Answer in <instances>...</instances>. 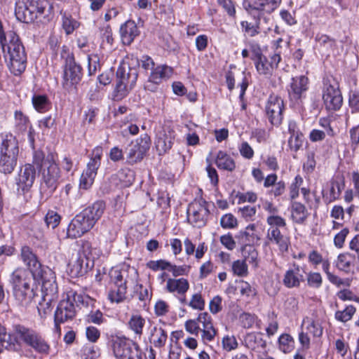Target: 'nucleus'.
<instances>
[{
    "mask_svg": "<svg viewBox=\"0 0 359 359\" xmlns=\"http://www.w3.org/2000/svg\"><path fill=\"white\" fill-rule=\"evenodd\" d=\"M104 210L105 203L98 201L77 214L67 226V238L76 239L88 233L102 217Z\"/></svg>",
    "mask_w": 359,
    "mask_h": 359,
    "instance_id": "f257e3e1",
    "label": "nucleus"
},
{
    "mask_svg": "<svg viewBox=\"0 0 359 359\" xmlns=\"http://www.w3.org/2000/svg\"><path fill=\"white\" fill-rule=\"evenodd\" d=\"M15 14L18 20L25 23L37 20L46 22L53 17V7L49 0H18Z\"/></svg>",
    "mask_w": 359,
    "mask_h": 359,
    "instance_id": "f03ea898",
    "label": "nucleus"
},
{
    "mask_svg": "<svg viewBox=\"0 0 359 359\" xmlns=\"http://www.w3.org/2000/svg\"><path fill=\"white\" fill-rule=\"evenodd\" d=\"M18 142L11 133L0 134V172L11 174L17 165Z\"/></svg>",
    "mask_w": 359,
    "mask_h": 359,
    "instance_id": "7ed1b4c3",
    "label": "nucleus"
},
{
    "mask_svg": "<svg viewBox=\"0 0 359 359\" xmlns=\"http://www.w3.org/2000/svg\"><path fill=\"white\" fill-rule=\"evenodd\" d=\"M8 43L6 42V57L8 60L10 71L15 76L21 74L26 68L27 55L18 36L13 32L8 33Z\"/></svg>",
    "mask_w": 359,
    "mask_h": 359,
    "instance_id": "20e7f679",
    "label": "nucleus"
},
{
    "mask_svg": "<svg viewBox=\"0 0 359 359\" xmlns=\"http://www.w3.org/2000/svg\"><path fill=\"white\" fill-rule=\"evenodd\" d=\"M32 282L30 272L25 269H17L11 274L13 293L21 305H28L34 297V290L31 287Z\"/></svg>",
    "mask_w": 359,
    "mask_h": 359,
    "instance_id": "39448f33",
    "label": "nucleus"
},
{
    "mask_svg": "<svg viewBox=\"0 0 359 359\" xmlns=\"http://www.w3.org/2000/svg\"><path fill=\"white\" fill-rule=\"evenodd\" d=\"M184 327L191 334L198 336L201 333V340L204 343L212 341L217 334L212 319L207 312L199 313L195 319L187 320L184 323Z\"/></svg>",
    "mask_w": 359,
    "mask_h": 359,
    "instance_id": "423d86ee",
    "label": "nucleus"
},
{
    "mask_svg": "<svg viewBox=\"0 0 359 359\" xmlns=\"http://www.w3.org/2000/svg\"><path fill=\"white\" fill-rule=\"evenodd\" d=\"M83 303V297L75 291L70 290L62 295L55 312V323L57 327L58 324L72 320L76 315V306Z\"/></svg>",
    "mask_w": 359,
    "mask_h": 359,
    "instance_id": "0eeeda50",
    "label": "nucleus"
},
{
    "mask_svg": "<svg viewBox=\"0 0 359 359\" xmlns=\"http://www.w3.org/2000/svg\"><path fill=\"white\" fill-rule=\"evenodd\" d=\"M14 333L18 339L22 340L26 344L33 348L36 351L48 353L50 349L47 342L35 331L25 327L23 325H14Z\"/></svg>",
    "mask_w": 359,
    "mask_h": 359,
    "instance_id": "6e6552de",
    "label": "nucleus"
},
{
    "mask_svg": "<svg viewBox=\"0 0 359 359\" xmlns=\"http://www.w3.org/2000/svg\"><path fill=\"white\" fill-rule=\"evenodd\" d=\"M102 154V147H97L93 150L86 168L83 171L80 177L79 187L81 189H88L93 184L97 170L100 166Z\"/></svg>",
    "mask_w": 359,
    "mask_h": 359,
    "instance_id": "1a4fd4ad",
    "label": "nucleus"
},
{
    "mask_svg": "<svg viewBox=\"0 0 359 359\" xmlns=\"http://www.w3.org/2000/svg\"><path fill=\"white\" fill-rule=\"evenodd\" d=\"M112 348L116 359H142L138 345L128 339L116 337L112 341Z\"/></svg>",
    "mask_w": 359,
    "mask_h": 359,
    "instance_id": "9d476101",
    "label": "nucleus"
},
{
    "mask_svg": "<svg viewBox=\"0 0 359 359\" xmlns=\"http://www.w3.org/2000/svg\"><path fill=\"white\" fill-rule=\"evenodd\" d=\"M208 215L207 203L203 199L195 200L188 206V221L195 226H203L207 221Z\"/></svg>",
    "mask_w": 359,
    "mask_h": 359,
    "instance_id": "9b49d317",
    "label": "nucleus"
},
{
    "mask_svg": "<svg viewBox=\"0 0 359 359\" xmlns=\"http://www.w3.org/2000/svg\"><path fill=\"white\" fill-rule=\"evenodd\" d=\"M151 140L147 134L142 135L134 142H132L128 151V159L130 163L140 161L150 148Z\"/></svg>",
    "mask_w": 359,
    "mask_h": 359,
    "instance_id": "f8f14e48",
    "label": "nucleus"
},
{
    "mask_svg": "<svg viewBox=\"0 0 359 359\" xmlns=\"http://www.w3.org/2000/svg\"><path fill=\"white\" fill-rule=\"evenodd\" d=\"M93 249L88 242L83 245V254H79L74 260L69 264V271L72 276H82L88 269V259Z\"/></svg>",
    "mask_w": 359,
    "mask_h": 359,
    "instance_id": "ddd939ff",
    "label": "nucleus"
},
{
    "mask_svg": "<svg viewBox=\"0 0 359 359\" xmlns=\"http://www.w3.org/2000/svg\"><path fill=\"white\" fill-rule=\"evenodd\" d=\"M323 103L329 111L338 110L342 104L343 98L337 83L326 84L323 94Z\"/></svg>",
    "mask_w": 359,
    "mask_h": 359,
    "instance_id": "4468645a",
    "label": "nucleus"
},
{
    "mask_svg": "<svg viewBox=\"0 0 359 359\" xmlns=\"http://www.w3.org/2000/svg\"><path fill=\"white\" fill-rule=\"evenodd\" d=\"M284 102L280 97L271 95L266 105V112L273 125H279L283 120Z\"/></svg>",
    "mask_w": 359,
    "mask_h": 359,
    "instance_id": "2eb2a0df",
    "label": "nucleus"
},
{
    "mask_svg": "<svg viewBox=\"0 0 359 359\" xmlns=\"http://www.w3.org/2000/svg\"><path fill=\"white\" fill-rule=\"evenodd\" d=\"M42 293L46 302H55L58 297V287L55 281V273L48 269L41 276Z\"/></svg>",
    "mask_w": 359,
    "mask_h": 359,
    "instance_id": "dca6fc26",
    "label": "nucleus"
},
{
    "mask_svg": "<svg viewBox=\"0 0 359 359\" xmlns=\"http://www.w3.org/2000/svg\"><path fill=\"white\" fill-rule=\"evenodd\" d=\"M41 168L44 182L48 187L55 189V183L60 177V169L53 154H49L46 156L43 167Z\"/></svg>",
    "mask_w": 359,
    "mask_h": 359,
    "instance_id": "f3484780",
    "label": "nucleus"
},
{
    "mask_svg": "<svg viewBox=\"0 0 359 359\" xmlns=\"http://www.w3.org/2000/svg\"><path fill=\"white\" fill-rule=\"evenodd\" d=\"M36 172L33 165L27 163L20 168L17 179L18 190L28 191L32 187L36 179Z\"/></svg>",
    "mask_w": 359,
    "mask_h": 359,
    "instance_id": "a211bd4d",
    "label": "nucleus"
},
{
    "mask_svg": "<svg viewBox=\"0 0 359 359\" xmlns=\"http://www.w3.org/2000/svg\"><path fill=\"white\" fill-rule=\"evenodd\" d=\"M81 80V67L69 57L64 69L63 87L66 89L70 88L78 83Z\"/></svg>",
    "mask_w": 359,
    "mask_h": 359,
    "instance_id": "6ab92c4d",
    "label": "nucleus"
},
{
    "mask_svg": "<svg viewBox=\"0 0 359 359\" xmlns=\"http://www.w3.org/2000/svg\"><path fill=\"white\" fill-rule=\"evenodd\" d=\"M175 139V131L170 128H165L156 137L155 146L159 155H163L169 151Z\"/></svg>",
    "mask_w": 359,
    "mask_h": 359,
    "instance_id": "aec40b11",
    "label": "nucleus"
},
{
    "mask_svg": "<svg viewBox=\"0 0 359 359\" xmlns=\"http://www.w3.org/2000/svg\"><path fill=\"white\" fill-rule=\"evenodd\" d=\"M137 76V70L130 67L126 61L121 64L116 72L117 82L132 89L136 83Z\"/></svg>",
    "mask_w": 359,
    "mask_h": 359,
    "instance_id": "412c9836",
    "label": "nucleus"
},
{
    "mask_svg": "<svg viewBox=\"0 0 359 359\" xmlns=\"http://www.w3.org/2000/svg\"><path fill=\"white\" fill-rule=\"evenodd\" d=\"M281 0H243V6L246 11H265L271 13L280 5Z\"/></svg>",
    "mask_w": 359,
    "mask_h": 359,
    "instance_id": "4be33fe9",
    "label": "nucleus"
},
{
    "mask_svg": "<svg viewBox=\"0 0 359 359\" xmlns=\"http://www.w3.org/2000/svg\"><path fill=\"white\" fill-rule=\"evenodd\" d=\"M309 80L305 76L293 77L290 84L288 93L292 100H299L308 89Z\"/></svg>",
    "mask_w": 359,
    "mask_h": 359,
    "instance_id": "5701e85b",
    "label": "nucleus"
},
{
    "mask_svg": "<svg viewBox=\"0 0 359 359\" xmlns=\"http://www.w3.org/2000/svg\"><path fill=\"white\" fill-rule=\"evenodd\" d=\"M304 276L301 273V267L294 263L292 267L286 271L283 277V284L288 288L297 287L304 281Z\"/></svg>",
    "mask_w": 359,
    "mask_h": 359,
    "instance_id": "b1692460",
    "label": "nucleus"
},
{
    "mask_svg": "<svg viewBox=\"0 0 359 359\" xmlns=\"http://www.w3.org/2000/svg\"><path fill=\"white\" fill-rule=\"evenodd\" d=\"M266 237L270 243L276 244L278 247L281 253H284L287 251L290 244V238L289 237L283 235L279 229H269Z\"/></svg>",
    "mask_w": 359,
    "mask_h": 359,
    "instance_id": "393cba45",
    "label": "nucleus"
},
{
    "mask_svg": "<svg viewBox=\"0 0 359 359\" xmlns=\"http://www.w3.org/2000/svg\"><path fill=\"white\" fill-rule=\"evenodd\" d=\"M165 288L168 292L184 297L189 289V283L187 279L184 278H168L166 281Z\"/></svg>",
    "mask_w": 359,
    "mask_h": 359,
    "instance_id": "a878e982",
    "label": "nucleus"
},
{
    "mask_svg": "<svg viewBox=\"0 0 359 359\" xmlns=\"http://www.w3.org/2000/svg\"><path fill=\"white\" fill-rule=\"evenodd\" d=\"M245 345L250 349L259 351L266 352V341L264 339V334L261 332H251L245 337Z\"/></svg>",
    "mask_w": 359,
    "mask_h": 359,
    "instance_id": "bb28decb",
    "label": "nucleus"
},
{
    "mask_svg": "<svg viewBox=\"0 0 359 359\" xmlns=\"http://www.w3.org/2000/svg\"><path fill=\"white\" fill-rule=\"evenodd\" d=\"M121 36L123 43L130 45L134 39L139 35V30L133 20H128L121 27Z\"/></svg>",
    "mask_w": 359,
    "mask_h": 359,
    "instance_id": "cd10ccee",
    "label": "nucleus"
},
{
    "mask_svg": "<svg viewBox=\"0 0 359 359\" xmlns=\"http://www.w3.org/2000/svg\"><path fill=\"white\" fill-rule=\"evenodd\" d=\"M172 74V68L167 65H160L151 71L149 81L151 83L158 84L163 80L170 78Z\"/></svg>",
    "mask_w": 359,
    "mask_h": 359,
    "instance_id": "c85d7f7f",
    "label": "nucleus"
},
{
    "mask_svg": "<svg viewBox=\"0 0 359 359\" xmlns=\"http://www.w3.org/2000/svg\"><path fill=\"white\" fill-rule=\"evenodd\" d=\"M215 164L219 169L232 172L236 165L234 159L224 151H219L215 158Z\"/></svg>",
    "mask_w": 359,
    "mask_h": 359,
    "instance_id": "c756f323",
    "label": "nucleus"
},
{
    "mask_svg": "<svg viewBox=\"0 0 359 359\" xmlns=\"http://www.w3.org/2000/svg\"><path fill=\"white\" fill-rule=\"evenodd\" d=\"M290 212L292 220L299 224L304 223L309 215L305 205L299 202L292 203Z\"/></svg>",
    "mask_w": 359,
    "mask_h": 359,
    "instance_id": "7c9ffc66",
    "label": "nucleus"
},
{
    "mask_svg": "<svg viewBox=\"0 0 359 359\" xmlns=\"http://www.w3.org/2000/svg\"><path fill=\"white\" fill-rule=\"evenodd\" d=\"M302 329L313 337H319L323 334V327L318 320L311 317H305L302 323Z\"/></svg>",
    "mask_w": 359,
    "mask_h": 359,
    "instance_id": "2f4dec72",
    "label": "nucleus"
},
{
    "mask_svg": "<svg viewBox=\"0 0 359 359\" xmlns=\"http://www.w3.org/2000/svg\"><path fill=\"white\" fill-rule=\"evenodd\" d=\"M289 132L290 137L288 140V146L291 150L297 151L302 146L303 135L297 130L296 124L292 122L289 123Z\"/></svg>",
    "mask_w": 359,
    "mask_h": 359,
    "instance_id": "473e14b6",
    "label": "nucleus"
},
{
    "mask_svg": "<svg viewBox=\"0 0 359 359\" xmlns=\"http://www.w3.org/2000/svg\"><path fill=\"white\" fill-rule=\"evenodd\" d=\"M355 257L348 252L339 255L336 261V267L346 273L350 272L354 267Z\"/></svg>",
    "mask_w": 359,
    "mask_h": 359,
    "instance_id": "72a5a7b5",
    "label": "nucleus"
},
{
    "mask_svg": "<svg viewBox=\"0 0 359 359\" xmlns=\"http://www.w3.org/2000/svg\"><path fill=\"white\" fill-rule=\"evenodd\" d=\"M20 256L22 262L30 270H36L40 267V263L38 261L36 256L29 247L23 246L21 248Z\"/></svg>",
    "mask_w": 359,
    "mask_h": 359,
    "instance_id": "f704fd0d",
    "label": "nucleus"
},
{
    "mask_svg": "<svg viewBox=\"0 0 359 359\" xmlns=\"http://www.w3.org/2000/svg\"><path fill=\"white\" fill-rule=\"evenodd\" d=\"M146 323L145 318L138 312L133 313L128 322V328L136 335L140 337Z\"/></svg>",
    "mask_w": 359,
    "mask_h": 359,
    "instance_id": "c9c22d12",
    "label": "nucleus"
},
{
    "mask_svg": "<svg viewBox=\"0 0 359 359\" xmlns=\"http://www.w3.org/2000/svg\"><path fill=\"white\" fill-rule=\"evenodd\" d=\"M243 260L252 265L255 269L258 267L259 259L257 250L250 245H245L242 248Z\"/></svg>",
    "mask_w": 359,
    "mask_h": 359,
    "instance_id": "e433bc0d",
    "label": "nucleus"
},
{
    "mask_svg": "<svg viewBox=\"0 0 359 359\" xmlns=\"http://www.w3.org/2000/svg\"><path fill=\"white\" fill-rule=\"evenodd\" d=\"M322 264V268L323 271L327 276V279L330 283L332 284L339 287L341 285H350V280L349 279H345L343 280L340 278L339 276L333 274L330 271V262L328 259H323V262H320Z\"/></svg>",
    "mask_w": 359,
    "mask_h": 359,
    "instance_id": "4c0bfd02",
    "label": "nucleus"
},
{
    "mask_svg": "<svg viewBox=\"0 0 359 359\" xmlns=\"http://www.w3.org/2000/svg\"><path fill=\"white\" fill-rule=\"evenodd\" d=\"M180 303L187 305L194 310L203 311L205 309V302L200 292L193 294L189 302L185 297L180 298Z\"/></svg>",
    "mask_w": 359,
    "mask_h": 359,
    "instance_id": "58836bf2",
    "label": "nucleus"
},
{
    "mask_svg": "<svg viewBox=\"0 0 359 359\" xmlns=\"http://www.w3.org/2000/svg\"><path fill=\"white\" fill-rule=\"evenodd\" d=\"M255 67L260 75L266 78L270 77L274 70L267 58L262 55L258 56L257 61L255 62Z\"/></svg>",
    "mask_w": 359,
    "mask_h": 359,
    "instance_id": "ea45409f",
    "label": "nucleus"
},
{
    "mask_svg": "<svg viewBox=\"0 0 359 359\" xmlns=\"http://www.w3.org/2000/svg\"><path fill=\"white\" fill-rule=\"evenodd\" d=\"M166 331L161 327H154L150 338V341L155 347H163L167 341Z\"/></svg>",
    "mask_w": 359,
    "mask_h": 359,
    "instance_id": "a19ab883",
    "label": "nucleus"
},
{
    "mask_svg": "<svg viewBox=\"0 0 359 359\" xmlns=\"http://www.w3.org/2000/svg\"><path fill=\"white\" fill-rule=\"evenodd\" d=\"M126 291V285L121 284L118 286L111 285L108 294L109 299L111 302L120 303L125 299Z\"/></svg>",
    "mask_w": 359,
    "mask_h": 359,
    "instance_id": "79ce46f5",
    "label": "nucleus"
},
{
    "mask_svg": "<svg viewBox=\"0 0 359 359\" xmlns=\"http://www.w3.org/2000/svg\"><path fill=\"white\" fill-rule=\"evenodd\" d=\"M278 348L284 353H291L294 348L293 337L287 333L282 334L278 340Z\"/></svg>",
    "mask_w": 359,
    "mask_h": 359,
    "instance_id": "37998d69",
    "label": "nucleus"
},
{
    "mask_svg": "<svg viewBox=\"0 0 359 359\" xmlns=\"http://www.w3.org/2000/svg\"><path fill=\"white\" fill-rule=\"evenodd\" d=\"M17 343V337L14 333L8 334L6 329L0 324V344L6 348L14 346Z\"/></svg>",
    "mask_w": 359,
    "mask_h": 359,
    "instance_id": "c03bdc74",
    "label": "nucleus"
},
{
    "mask_svg": "<svg viewBox=\"0 0 359 359\" xmlns=\"http://www.w3.org/2000/svg\"><path fill=\"white\" fill-rule=\"evenodd\" d=\"M126 271H121L118 269H111L109 271V278L111 285L118 286L119 285H126V280L124 279Z\"/></svg>",
    "mask_w": 359,
    "mask_h": 359,
    "instance_id": "a18cd8bd",
    "label": "nucleus"
},
{
    "mask_svg": "<svg viewBox=\"0 0 359 359\" xmlns=\"http://www.w3.org/2000/svg\"><path fill=\"white\" fill-rule=\"evenodd\" d=\"M231 269L234 275L239 277H245L248 275V266L243 259L233 262Z\"/></svg>",
    "mask_w": 359,
    "mask_h": 359,
    "instance_id": "49530a36",
    "label": "nucleus"
},
{
    "mask_svg": "<svg viewBox=\"0 0 359 359\" xmlns=\"http://www.w3.org/2000/svg\"><path fill=\"white\" fill-rule=\"evenodd\" d=\"M257 226L255 224H249L244 231L240 232L241 237L245 241L254 242L255 240H259V236L257 233Z\"/></svg>",
    "mask_w": 359,
    "mask_h": 359,
    "instance_id": "de8ad7c7",
    "label": "nucleus"
},
{
    "mask_svg": "<svg viewBox=\"0 0 359 359\" xmlns=\"http://www.w3.org/2000/svg\"><path fill=\"white\" fill-rule=\"evenodd\" d=\"M116 177L123 187L130 186L134 180L133 173L129 169H121L116 173Z\"/></svg>",
    "mask_w": 359,
    "mask_h": 359,
    "instance_id": "09e8293b",
    "label": "nucleus"
},
{
    "mask_svg": "<svg viewBox=\"0 0 359 359\" xmlns=\"http://www.w3.org/2000/svg\"><path fill=\"white\" fill-rule=\"evenodd\" d=\"M132 88L121 84V83L116 82V87L112 94L113 100L115 101H121L125 98L129 93Z\"/></svg>",
    "mask_w": 359,
    "mask_h": 359,
    "instance_id": "8fccbe9b",
    "label": "nucleus"
},
{
    "mask_svg": "<svg viewBox=\"0 0 359 359\" xmlns=\"http://www.w3.org/2000/svg\"><path fill=\"white\" fill-rule=\"evenodd\" d=\"M80 23L71 16L64 15L62 18V27L67 34H71L77 29Z\"/></svg>",
    "mask_w": 359,
    "mask_h": 359,
    "instance_id": "3c124183",
    "label": "nucleus"
},
{
    "mask_svg": "<svg viewBox=\"0 0 359 359\" xmlns=\"http://www.w3.org/2000/svg\"><path fill=\"white\" fill-rule=\"evenodd\" d=\"M44 220L48 227L55 229L59 225L61 217L57 212L48 210L45 216Z\"/></svg>",
    "mask_w": 359,
    "mask_h": 359,
    "instance_id": "603ef678",
    "label": "nucleus"
},
{
    "mask_svg": "<svg viewBox=\"0 0 359 359\" xmlns=\"http://www.w3.org/2000/svg\"><path fill=\"white\" fill-rule=\"evenodd\" d=\"M355 312V309L353 306H348L343 311H338L335 313V318L337 320L346 323L350 320Z\"/></svg>",
    "mask_w": 359,
    "mask_h": 359,
    "instance_id": "864d4df0",
    "label": "nucleus"
},
{
    "mask_svg": "<svg viewBox=\"0 0 359 359\" xmlns=\"http://www.w3.org/2000/svg\"><path fill=\"white\" fill-rule=\"evenodd\" d=\"M222 346L224 351L229 352L236 349L238 343L235 336L227 334L222 337Z\"/></svg>",
    "mask_w": 359,
    "mask_h": 359,
    "instance_id": "5fc2aeb1",
    "label": "nucleus"
},
{
    "mask_svg": "<svg viewBox=\"0 0 359 359\" xmlns=\"http://www.w3.org/2000/svg\"><path fill=\"white\" fill-rule=\"evenodd\" d=\"M48 98L46 95H34L32 104L34 109L39 112L45 111L48 105Z\"/></svg>",
    "mask_w": 359,
    "mask_h": 359,
    "instance_id": "6e6d98bb",
    "label": "nucleus"
},
{
    "mask_svg": "<svg viewBox=\"0 0 359 359\" xmlns=\"http://www.w3.org/2000/svg\"><path fill=\"white\" fill-rule=\"evenodd\" d=\"M307 284L309 287L319 288L323 283V278L318 272H309L307 274Z\"/></svg>",
    "mask_w": 359,
    "mask_h": 359,
    "instance_id": "4d7b16f0",
    "label": "nucleus"
},
{
    "mask_svg": "<svg viewBox=\"0 0 359 359\" xmlns=\"http://www.w3.org/2000/svg\"><path fill=\"white\" fill-rule=\"evenodd\" d=\"M220 225L224 229H233L238 225L237 219L231 213L225 214L220 219Z\"/></svg>",
    "mask_w": 359,
    "mask_h": 359,
    "instance_id": "13d9d810",
    "label": "nucleus"
},
{
    "mask_svg": "<svg viewBox=\"0 0 359 359\" xmlns=\"http://www.w3.org/2000/svg\"><path fill=\"white\" fill-rule=\"evenodd\" d=\"M266 222L270 226L269 229L281 228L286 226V222L284 218L276 215H269L266 218Z\"/></svg>",
    "mask_w": 359,
    "mask_h": 359,
    "instance_id": "bf43d9fd",
    "label": "nucleus"
},
{
    "mask_svg": "<svg viewBox=\"0 0 359 359\" xmlns=\"http://www.w3.org/2000/svg\"><path fill=\"white\" fill-rule=\"evenodd\" d=\"M170 306L164 300L158 299L154 304V313L156 316H164L169 312Z\"/></svg>",
    "mask_w": 359,
    "mask_h": 359,
    "instance_id": "052dcab7",
    "label": "nucleus"
},
{
    "mask_svg": "<svg viewBox=\"0 0 359 359\" xmlns=\"http://www.w3.org/2000/svg\"><path fill=\"white\" fill-rule=\"evenodd\" d=\"M170 263L164 259L157 261H150L147 264V266L153 271L165 270L169 269Z\"/></svg>",
    "mask_w": 359,
    "mask_h": 359,
    "instance_id": "680f3d73",
    "label": "nucleus"
},
{
    "mask_svg": "<svg viewBox=\"0 0 359 359\" xmlns=\"http://www.w3.org/2000/svg\"><path fill=\"white\" fill-rule=\"evenodd\" d=\"M238 150L241 155L246 159H252L254 156V150L247 142H242Z\"/></svg>",
    "mask_w": 359,
    "mask_h": 359,
    "instance_id": "e2e57ef3",
    "label": "nucleus"
},
{
    "mask_svg": "<svg viewBox=\"0 0 359 359\" xmlns=\"http://www.w3.org/2000/svg\"><path fill=\"white\" fill-rule=\"evenodd\" d=\"M222 298L219 296H215L209 303V309L210 311L216 314L222 311Z\"/></svg>",
    "mask_w": 359,
    "mask_h": 359,
    "instance_id": "0e129e2a",
    "label": "nucleus"
},
{
    "mask_svg": "<svg viewBox=\"0 0 359 359\" xmlns=\"http://www.w3.org/2000/svg\"><path fill=\"white\" fill-rule=\"evenodd\" d=\"M269 318L271 321L269 323L267 327L266 328V332L269 337L274 335L278 329V323L276 320V316L273 312L271 315H269Z\"/></svg>",
    "mask_w": 359,
    "mask_h": 359,
    "instance_id": "69168bd1",
    "label": "nucleus"
},
{
    "mask_svg": "<svg viewBox=\"0 0 359 359\" xmlns=\"http://www.w3.org/2000/svg\"><path fill=\"white\" fill-rule=\"evenodd\" d=\"M348 233L349 229L348 228L341 229L334 238V245L338 248H341Z\"/></svg>",
    "mask_w": 359,
    "mask_h": 359,
    "instance_id": "338daca9",
    "label": "nucleus"
},
{
    "mask_svg": "<svg viewBox=\"0 0 359 359\" xmlns=\"http://www.w3.org/2000/svg\"><path fill=\"white\" fill-rule=\"evenodd\" d=\"M351 147L354 151L359 144V124L353 127L350 131Z\"/></svg>",
    "mask_w": 359,
    "mask_h": 359,
    "instance_id": "774afa93",
    "label": "nucleus"
}]
</instances>
